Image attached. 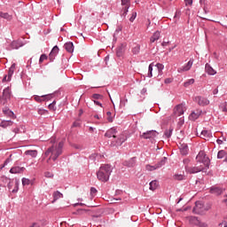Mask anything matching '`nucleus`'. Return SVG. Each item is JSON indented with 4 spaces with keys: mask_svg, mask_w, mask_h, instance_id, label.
I'll return each instance as SVG.
<instances>
[{
    "mask_svg": "<svg viewBox=\"0 0 227 227\" xmlns=\"http://www.w3.org/2000/svg\"><path fill=\"white\" fill-rule=\"evenodd\" d=\"M63 141L59 142V145H52L48 148V150L44 153V157H49L47 160V163L49 164L51 160H56L58 157L63 153Z\"/></svg>",
    "mask_w": 227,
    "mask_h": 227,
    "instance_id": "1",
    "label": "nucleus"
},
{
    "mask_svg": "<svg viewBox=\"0 0 227 227\" xmlns=\"http://www.w3.org/2000/svg\"><path fill=\"white\" fill-rule=\"evenodd\" d=\"M111 173H113V167H111V165H102L97 172V178L99 182H108Z\"/></svg>",
    "mask_w": 227,
    "mask_h": 227,
    "instance_id": "2",
    "label": "nucleus"
},
{
    "mask_svg": "<svg viewBox=\"0 0 227 227\" xmlns=\"http://www.w3.org/2000/svg\"><path fill=\"white\" fill-rule=\"evenodd\" d=\"M196 161L197 164H199L200 166H203V168H205L206 169H208V168H210V159H208V157L203 151H200L198 153L196 157Z\"/></svg>",
    "mask_w": 227,
    "mask_h": 227,
    "instance_id": "3",
    "label": "nucleus"
},
{
    "mask_svg": "<svg viewBox=\"0 0 227 227\" xmlns=\"http://www.w3.org/2000/svg\"><path fill=\"white\" fill-rule=\"evenodd\" d=\"M110 146L118 148V146H121L125 141H127V136L124 134L116 135L115 139L112 138Z\"/></svg>",
    "mask_w": 227,
    "mask_h": 227,
    "instance_id": "4",
    "label": "nucleus"
},
{
    "mask_svg": "<svg viewBox=\"0 0 227 227\" xmlns=\"http://www.w3.org/2000/svg\"><path fill=\"white\" fill-rule=\"evenodd\" d=\"M207 169L205 167L200 164H196L194 167H185L186 173H190V175H194V173H200V171H203L204 173L207 172Z\"/></svg>",
    "mask_w": 227,
    "mask_h": 227,
    "instance_id": "5",
    "label": "nucleus"
},
{
    "mask_svg": "<svg viewBox=\"0 0 227 227\" xmlns=\"http://www.w3.org/2000/svg\"><path fill=\"white\" fill-rule=\"evenodd\" d=\"M11 97H12V91L10 90V87H7L6 89L4 90L3 97L2 98H0L1 104L4 106V104H6V101L10 100Z\"/></svg>",
    "mask_w": 227,
    "mask_h": 227,
    "instance_id": "6",
    "label": "nucleus"
},
{
    "mask_svg": "<svg viewBox=\"0 0 227 227\" xmlns=\"http://www.w3.org/2000/svg\"><path fill=\"white\" fill-rule=\"evenodd\" d=\"M121 15L122 17H127V13H129V9L130 8V0H121Z\"/></svg>",
    "mask_w": 227,
    "mask_h": 227,
    "instance_id": "7",
    "label": "nucleus"
},
{
    "mask_svg": "<svg viewBox=\"0 0 227 227\" xmlns=\"http://www.w3.org/2000/svg\"><path fill=\"white\" fill-rule=\"evenodd\" d=\"M157 134L158 133L155 130H149V131H146V132L143 133L142 135H140V137L143 139H153V137H157Z\"/></svg>",
    "mask_w": 227,
    "mask_h": 227,
    "instance_id": "8",
    "label": "nucleus"
},
{
    "mask_svg": "<svg viewBox=\"0 0 227 227\" xmlns=\"http://www.w3.org/2000/svg\"><path fill=\"white\" fill-rule=\"evenodd\" d=\"M105 136L110 139H116V136H118V130H116L115 128H111L106 132Z\"/></svg>",
    "mask_w": 227,
    "mask_h": 227,
    "instance_id": "9",
    "label": "nucleus"
},
{
    "mask_svg": "<svg viewBox=\"0 0 227 227\" xmlns=\"http://www.w3.org/2000/svg\"><path fill=\"white\" fill-rule=\"evenodd\" d=\"M192 64H193V61H192V59H191L190 61L187 62V64H185L184 66L179 67L177 69V72L179 74H182V72H189V69L192 68Z\"/></svg>",
    "mask_w": 227,
    "mask_h": 227,
    "instance_id": "10",
    "label": "nucleus"
},
{
    "mask_svg": "<svg viewBox=\"0 0 227 227\" xmlns=\"http://www.w3.org/2000/svg\"><path fill=\"white\" fill-rule=\"evenodd\" d=\"M163 164H166V158H164L159 164L156 166H152V165H146L145 169L147 171H155V169H159Z\"/></svg>",
    "mask_w": 227,
    "mask_h": 227,
    "instance_id": "11",
    "label": "nucleus"
},
{
    "mask_svg": "<svg viewBox=\"0 0 227 227\" xmlns=\"http://www.w3.org/2000/svg\"><path fill=\"white\" fill-rule=\"evenodd\" d=\"M184 111H185V107L184 106V105H177L174 108V114L175 116H182Z\"/></svg>",
    "mask_w": 227,
    "mask_h": 227,
    "instance_id": "12",
    "label": "nucleus"
},
{
    "mask_svg": "<svg viewBox=\"0 0 227 227\" xmlns=\"http://www.w3.org/2000/svg\"><path fill=\"white\" fill-rule=\"evenodd\" d=\"M195 102L199 104V106H208L210 104V101L207 99L206 98H203L201 96H198L195 98Z\"/></svg>",
    "mask_w": 227,
    "mask_h": 227,
    "instance_id": "13",
    "label": "nucleus"
},
{
    "mask_svg": "<svg viewBox=\"0 0 227 227\" xmlns=\"http://www.w3.org/2000/svg\"><path fill=\"white\" fill-rule=\"evenodd\" d=\"M3 113L4 116H8V118H12V120H17V115H15V114L9 108H4Z\"/></svg>",
    "mask_w": 227,
    "mask_h": 227,
    "instance_id": "14",
    "label": "nucleus"
},
{
    "mask_svg": "<svg viewBox=\"0 0 227 227\" xmlns=\"http://www.w3.org/2000/svg\"><path fill=\"white\" fill-rule=\"evenodd\" d=\"M58 52H59V48L58 46H54L49 57L51 61H54L56 56L58 55Z\"/></svg>",
    "mask_w": 227,
    "mask_h": 227,
    "instance_id": "15",
    "label": "nucleus"
},
{
    "mask_svg": "<svg viewBox=\"0 0 227 227\" xmlns=\"http://www.w3.org/2000/svg\"><path fill=\"white\" fill-rule=\"evenodd\" d=\"M200 137H202V139H205L206 141H208L212 138V132L208 130H202L200 133Z\"/></svg>",
    "mask_w": 227,
    "mask_h": 227,
    "instance_id": "16",
    "label": "nucleus"
},
{
    "mask_svg": "<svg viewBox=\"0 0 227 227\" xmlns=\"http://www.w3.org/2000/svg\"><path fill=\"white\" fill-rule=\"evenodd\" d=\"M51 98V95H43V96H35L34 97V100H35V102H45V100H49Z\"/></svg>",
    "mask_w": 227,
    "mask_h": 227,
    "instance_id": "17",
    "label": "nucleus"
},
{
    "mask_svg": "<svg viewBox=\"0 0 227 227\" xmlns=\"http://www.w3.org/2000/svg\"><path fill=\"white\" fill-rule=\"evenodd\" d=\"M194 214H202L203 213V204L200 202L195 203V207H193Z\"/></svg>",
    "mask_w": 227,
    "mask_h": 227,
    "instance_id": "18",
    "label": "nucleus"
},
{
    "mask_svg": "<svg viewBox=\"0 0 227 227\" xmlns=\"http://www.w3.org/2000/svg\"><path fill=\"white\" fill-rule=\"evenodd\" d=\"M26 168L24 167H13L10 169V173L16 175L17 173H24Z\"/></svg>",
    "mask_w": 227,
    "mask_h": 227,
    "instance_id": "19",
    "label": "nucleus"
},
{
    "mask_svg": "<svg viewBox=\"0 0 227 227\" xmlns=\"http://www.w3.org/2000/svg\"><path fill=\"white\" fill-rule=\"evenodd\" d=\"M205 70L208 75H215L217 74V72L213 67H211L209 64H206Z\"/></svg>",
    "mask_w": 227,
    "mask_h": 227,
    "instance_id": "20",
    "label": "nucleus"
},
{
    "mask_svg": "<svg viewBox=\"0 0 227 227\" xmlns=\"http://www.w3.org/2000/svg\"><path fill=\"white\" fill-rule=\"evenodd\" d=\"M159 38H160V32L159 31L154 32L153 36H151L150 38V43H155V42H157Z\"/></svg>",
    "mask_w": 227,
    "mask_h": 227,
    "instance_id": "21",
    "label": "nucleus"
},
{
    "mask_svg": "<svg viewBox=\"0 0 227 227\" xmlns=\"http://www.w3.org/2000/svg\"><path fill=\"white\" fill-rule=\"evenodd\" d=\"M201 115V110H195L190 115V120H198Z\"/></svg>",
    "mask_w": 227,
    "mask_h": 227,
    "instance_id": "22",
    "label": "nucleus"
},
{
    "mask_svg": "<svg viewBox=\"0 0 227 227\" xmlns=\"http://www.w3.org/2000/svg\"><path fill=\"white\" fill-rule=\"evenodd\" d=\"M12 125H13L12 121H2L0 123V127H2V129H7V127H12Z\"/></svg>",
    "mask_w": 227,
    "mask_h": 227,
    "instance_id": "23",
    "label": "nucleus"
},
{
    "mask_svg": "<svg viewBox=\"0 0 227 227\" xmlns=\"http://www.w3.org/2000/svg\"><path fill=\"white\" fill-rule=\"evenodd\" d=\"M64 48L66 49V51L67 52H74V43H66L65 45H64Z\"/></svg>",
    "mask_w": 227,
    "mask_h": 227,
    "instance_id": "24",
    "label": "nucleus"
},
{
    "mask_svg": "<svg viewBox=\"0 0 227 227\" xmlns=\"http://www.w3.org/2000/svg\"><path fill=\"white\" fill-rule=\"evenodd\" d=\"M60 198H63V193L59 192V191L53 192V200L51 203H54L55 201H58V200H60Z\"/></svg>",
    "mask_w": 227,
    "mask_h": 227,
    "instance_id": "25",
    "label": "nucleus"
},
{
    "mask_svg": "<svg viewBox=\"0 0 227 227\" xmlns=\"http://www.w3.org/2000/svg\"><path fill=\"white\" fill-rule=\"evenodd\" d=\"M211 194H215L216 196H219L220 194H223V190L217 187H212L210 189Z\"/></svg>",
    "mask_w": 227,
    "mask_h": 227,
    "instance_id": "26",
    "label": "nucleus"
},
{
    "mask_svg": "<svg viewBox=\"0 0 227 227\" xmlns=\"http://www.w3.org/2000/svg\"><path fill=\"white\" fill-rule=\"evenodd\" d=\"M15 72V64H12L8 71V81H12V77L13 75V73Z\"/></svg>",
    "mask_w": 227,
    "mask_h": 227,
    "instance_id": "27",
    "label": "nucleus"
},
{
    "mask_svg": "<svg viewBox=\"0 0 227 227\" xmlns=\"http://www.w3.org/2000/svg\"><path fill=\"white\" fill-rule=\"evenodd\" d=\"M150 191H155L159 187V182L157 180H153L149 184Z\"/></svg>",
    "mask_w": 227,
    "mask_h": 227,
    "instance_id": "28",
    "label": "nucleus"
},
{
    "mask_svg": "<svg viewBox=\"0 0 227 227\" xmlns=\"http://www.w3.org/2000/svg\"><path fill=\"white\" fill-rule=\"evenodd\" d=\"M25 155H30V157H36L38 155V151L36 150H27L25 152Z\"/></svg>",
    "mask_w": 227,
    "mask_h": 227,
    "instance_id": "29",
    "label": "nucleus"
},
{
    "mask_svg": "<svg viewBox=\"0 0 227 227\" xmlns=\"http://www.w3.org/2000/svg\"><path fill=\"white\" fill-rule=\"evenodd\" d=\"M11 47H12V49H20V47H22V43H20L19 41H13L11 43Z\"/></svg>",
    "mask_w": 227,
    "mask_h": 227,
    "instance_id": "30",
    "label": "nucleus"
},
{
    "mask_svg": "<svg viewBox=\"0 0 227 227\" xmlns=\"http://www.w3.org/2000/svg\"><path fill=\"white\" fill-rule=\"evenodd\" d=\"M180 150L182 155H187V153H189V147L187 146V145H181Z\"/></svg>",
    "mask_w": 227,
    "mask_h": 227,
    "instance_id": "31",
    "label": "nucleus"
},
{
    "mask_svg": "<svg viewBox=\"0 0 227 227\" xmlns=\"http://www.w3.org/2000/svg\"><path fill=\"white\" fill-rule=\"evenodd\" d=\"M0 17H2V19H6V20H12V15H9L8 12H0Z\"/></svg>",
    "mask_w": 227,
    "mask_h": 227,
    "instance_id": "32",
    "label": "nucleus"
},
{
    "mask_svg": "<svg viewBox=\"0 0 227 227\" xmlns=\"http://www.w3.org/2000/svg\"><path fill=\"white\" fill-rule=\"evenodd\" d=\"M226 155H227L226 151L221 150L217 153V159H224V157H226Z\"/></svg>",
    "mask_w": 227,
    "mask_h": 227,
    "instance_id": "33",
    "label": "nucleus"
},
{
    "mask_svg": "<svg viewBox=\"0 0 227 227\" xmlns=\"http://www.w3.org/2000/svg\"><path fill=\"white\" fill-rule=\"evenodd\" d=\"M156 70L158 71V74H162V70H164V65L158 63L155 65Z\"/></svg>",
    "mask_w": 227,
    "mask_h": 227,
    "instance_id": "34",
    "label": "nucleus"
},
{
    "mask_svg": "<svg viewBox=\"0 0 227 227\" xmlns=\"http://www.w3.org/2000/svg\"><path fill=\"white\" fill-rule=\"evenodd\" d=\"M148 70H149L148 77H153V63L149 65Z\"/></svg>",
    "mask_w": 227,
    "mask_h": 227,
    "instance_id": "35",
    "label": "nucleus"
},
{
    "mask_svg": "<svg viewBox=\"0 0 227 227\" xmlns=\"http://www.w3.org/2000/svg\"><path fill=\"white\" fill-rule=\"evenodd\" d=\"M175 180H185V176L182 175V174H176L174 176Z\"/></svg>",
    "mask_w": 227,
    "mask_h": 227,
    "instance_id": "36",
    "label": "nucleus"
},
{
    "mask_svg": "<svg viewBox=\"0 0 227 227\" xmlns=\"http://www.w3.org/2000/svg\"><path fill=\"white\" fill-rule=\"evenodd\" d=\"M191 84H194V79H190V80H188L187 82H185L184 83V86L185 87V88H188V86H191Z\"/></svg>",
    "mask_w": 227,
    "mask_h": 227,
    "instance_id": "37",
    "label": "nucleus"
},
{
    "mask_svg": "<svg viewBox=\"0 0 227 227\" xmlns=\"http://www.w3.org/2000/svg\"><path fill=\"white\" fill-rule=\"evenodd\" d=\"M136 17H137V12H132L131 17L129 18V22H134V20H136Z\"/></svg>",
    "mask_w": 227,
    "mask_h": 227,
    "instance_id": "38",
    "label": "nucleus"
},
{
    "mask_svg": "<svg viewBox=\"0 0 227 227\" xmlns=\"http://www.w3.org/2000/svg\"><path fill=\"white\" fill-rule=\"evenodd\" d=\"M139 51H141V48L139 47V45H137V46H135V47L132 49L133 54H139Z\"/></svg>",
    "mask_w": 227,
    "mask_h": 227,
    "instance_id": "39",
    "label": "nucleus"
},
{
    "mask_svg": "<svg viewBox=\"0 0 227 227\" xmlns=\"http://www.w3.org/2000/svg\"><path fill=\"white\" fill-rule=\"evenodd\" d=\"M38 114H40L41 116L43 115V114H49V111L45 110V109H42L40 108L38 111H37Z\"/></svg>",
    "mask_w": 227,
    "mask_h": 227,
    "instance_id": "40",
    "label": "nucleus"
},
{
    "mask_svg": "<svg viewBox=\"0 0 227 227\" xmlns=\"http://www.w3.org/2000/svg\"><path fill=\"white\" fill-rule=\"evenodd\" d=\"M77 214L78 215H84V214H88V209H78Z\"/></svg>",
    "mask_w": 227,
    "mask_h": 227,
    "instance_id": "41",
    "label": "nucleus"
},
{
    "mask_svg": "<svg viewBox=\"0 0 227 227\" xmlns=\"http://www.w3.org/2000/svg\"><path fill=\"white\" fill-rule=\"evenodd\" d=\"M31 184V181L26 177L22 178V185H29Z\"/></svg>",
    "mask_w": 227,
    "mask_h": 227,
    "instance_id": "42",
    "label": "nucleus"
},
{
    "mask_svg": "<svg viewBox=\"0 0 227 227\" xmlns=\"http://www.w3.org/2000/svg\"><path fill=\"white\" fill-rule=\"evenodd\" d=\"M92 97L95 100H102V98H104V96L100 94H94Z\"/></svg>",
    "mask_w": 227,
    "mask_h": 227,
    "instance_id": "43",
    "label": "nucleus"
},
{
    "mask_svg": "<svg viewBox=\"0 0 227 227\" xmlns=\"http://www.w3.org/2000/svg\"><path fill=\"white\" fill-rule=\"evenodd\" d=\"M45 59H47V55L42 54L40 59H39V63L40 64L43 63V61H45Z\"/></svg>",
    "mask_w": 227,
    "mask_h": 227,
    "instance_id": "44",
    "label": "nucleus"
},
{
    "mask_svg": "<svg viewBox=\"0 0 227 227\" xmlns=\"http://www.w3.org/2000/svg\"><path fill=\"white\" fill-rule=\"evenodd\" d=\"M171 134H173V129H167L165 131L166 137H171Z\"/></svg>",
    "mask_w": 227,
    "mask_h": 227,
    "instance_id": "45",
    "label": "nucleus"
},
{
    "mask_svg": "<svg viewBox=\"0 0 227 227\" xmlns=\"http://www.w3.org/2000/svg\"><path fill=\"white\" fill-rule=\"evenodd\" d=\"M19 191V181H15V188L12 190V192H17Z\"/></svg>",
    "mask_w": 227,
    "mask_h": 227,
    "instance_id": "46",
    "label": "nucleus"
},
{
    "mask_svg": "<svg viewBox=\"0 0 227 227\" xmlns=\"http://www.w3.org/2000/svg\"><path fill=\"white\" fill-rule=\"evenodd\" d=\"M56 102H53L51 104L49 105V109H51V111H56Z\"/></svg>",
    "mask_w": 227,
    "mask_h": 227,
    "instance_id": "47",
    "label": "nucleus"
},
{
    "mask_svg": "<svg viewBox=\"0 0 227 227\" xmlns=\"http://www.w3.org/2000/svg\"><path fill=\"white\" fill-rule=\"evenodd\" d=\"M44 176H46V178H52L54 174H52V172H45Z\"/></svg>",
    "mask_w": 227,
    "mask_h": 227,
    "instance_id": "48",
    "label": "nucleus"
},
{
    "mask_svg": "<svg viewBox=\"0 0 227 227\" xmlns=\"http://www.w3.org/2000/svg\"><path fill=\"white\" fill-rule=\"evenodd\" d=\"M11 161H12V155H10V158L5 160V161H4V165L2 166V168H4L6 166V164H8Z\"/></svg>",
    "mask_w": 227,
    "mask_h": 227,
    "instance_id": "49",
    "label": "nucleus"
},
{
    "mask_svg": "<svg viewBox=\"0 0 227 227\" xmlns=\"http://www.w3.org/2000/svg\"><path fill=\"white\" fill-rule=\"evenodd\" d=\"M186 6H192V0H184Z\"/></svg>",
    "mask_w": 227,
    "mask_h": 227,
    "instance_id": "50",
    "label": "nucleus"
},
{
    "mask_svg": "<svg viewBox=\"0 0 227 227\" xmlns=\"http://www.w3.org/2000/svg\"><path fill=\"white\" fill-rule=\"evenodd\" d=\"M90 194H92V196H95V194H97V189L96 188H90Z\"/></svg>",
    "mask_w": 227,
    "mask_h": 227,
    "instance_id": "51",
    "label": "nucleus"
},
{
    "mask_svg": "<svg viewBox=\"0 0 227 227\" xmlns=\"http://www.w3.org/2000/svg\"><path fill=\"white\" fill-rule=\"evenodd\" d=\"M2 82H10V80H8V75H5L3 80Z\"/></svg>",
    "mask_w": 227,
    "mask_h": 227,
    "instance_id": "52",
    "label": "nucleus"
},
{
    "mask_svg": "<svg viewBox=\"0 0 227 227\" xmlns=\"http://www.w3.org/2000/svg\"><path fill=\"white\" fill-rule=\"evenodd\" d=\"M170 82H172L171 78L165 79V84H170Z\"/></svg>",
    "mask_w": 227,
    "mask_h": 227,
    "instance_id": "53",
    "label": "nucleus"
},
{
    "mask_svg": "<svg viewBox=\"0 0 227 227\" xmlns=\"http://www.w3.org/2000/svg\"><path fill=\"white\" fill-rule=\"evenodd\" d=\"M12 187H13V182H9V184H8L9 191H12Z\"/></svg>",
    "mask_w": 227,
    "mask_h": 227,
    "instance_id": "54",
    "label": "nucleus"
},
{
    "mask_svg": "<svg viewBox=\"0 0 227 227\" xmlns=\"http://www.w3.org/2000/svg\"><path fill=\"white\" fill-rule=\"evenodd\" d=\"M19 130H20L19 128H14L12 132H14V134H19Z\"/></svg>",
    "mask_w": 227,
    "mask_h": 227,
    "instance_id": "55",
    "label": "nucleus"
},
{
    "mask_svg": "<svg viewBox=\"0 0 227 227\" xmlns=\"http://www.w3.org/2000/svg\"><path fill=\"white\" fill-rule=\"evenodd\" d=\"M107 121H108L110 123H113V116L108 115Z\"/></svg>",
    "mask_w": 227,
    "mask_h": 227,
    "instance_id": "56",
    "label": "nucleus"
},
{
    "mask_svg": "<svg viewBox=\"0 0 227 227\" xmlns=\"http://www.w3.org/2000/svg\"><path fill=\"white\" fill-rule=\"evenodd\" d=\"M94 104H96V106H99L100 107H102V103H99L97 100H94Z\"/></svg>",
    "mask_w": 227,
    "mask_h": 227,
    "instance_id": "57",
    "label": "nucleus"
},
{
    "mask_svg": "<svg viewBox=\"0 0 227 227\" xmlns=\"http://www.w3.org/2000/svg\"><path fill=\"white\" fill-rule=\"evenodd\" d=\"M219 93V90L218 89H215L213 90V95H217Z\"/></svg>",
    "mask_w": 227,
    "mask_h": 227,
    "instance_id": "58",
    "label": "nucleus"
},
{
    "mask_svg": "<svg viewBox=\"0 0 227 227\" xmlns=\"http://www.w3.org/2000/svg\"><path fill=\"white\" fill-rule=\"evenodd\" d=\"M223 113H227V105L225 104L223 108Z\"/></svg>",
    "mask_w": 227,
    "mask_h": 227,
    "instance_id": "59",
    "label": "nucleus"
},
{
    "mask_svg": "<svg viewBox=\"0 0 227 227\" xmlns=\"http://www.w3.org/2000/svg\"><path fill=\"white\" fill-rule=\"evenodd\" d=\"M121 31V27H118L115 30V33H120Z\"/></svg>",
    "mask_w": 227,
    "mask_h": 227,
    "instance_id": "60",
    "label": "nucleus"
},
{
    "mask_svg": "<svg viewBox=\"0 0 227 227\" xmlns=\"http://www.w3.org/2000/svg\"><path fill=\"white\" fill-rule=\"evenodd\" d=\"M216 143H217V145H223V140L217 139V140H216Z\"/></svg>",
    "mask_w": 227,
    "mask_h": 227,
    "instance_id": "61",
    "label": "nucleus"
},
{
    "mask_svg": "<svg viewBox=\"0 0 227 227\" xmlns=\"http://www.w3.org/2000/svg\"><path fill=\"white\" fill-rule=\"evenodd\" d=\"M168 43H169L168 42H163L162 43H161V45H162V47H166V45H168Z\"/></svg>",
    "mask_w": 227,
    "mask_h": 227,
    "instance_id": "62",
    "label": "nucleus"
},
{
    "mask_svg": "<svg viewBox=\"0 0 227 227\" xmlns=\"http://www.w3.org/2000/svg\"><path fill=\"white\" fill-rule=\"evenodd\" d=\"M141 93H146V89H143V90H141Z\"/></svg>",
    "mask_w": 227,
    "mask_h": 227,
    "instance_id": "63",
    "label": "nucleus"
},
{
    "mask_svg": "<svg viewBox=\"0 0 227 227\" xmlns=\"http://www.w3.org/2000/svg\"><path fill=\"white\" fill-rule=\"evenodd\" d=\"M30 227H36V223H33Z\"/></svg>",
    "mask_w": 227,
    "mask_h": 227,
    "instance_id": "64",
    "label": "nucleus"
}]
</instances>
